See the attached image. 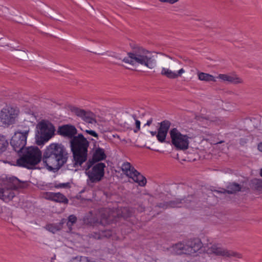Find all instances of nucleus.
I'll return each mask as SVG.
<instances>
[{"instance_id":"nucleus-1","label":"nucleus","mask_w":262,"mask_h":262,"mask_svg":"<svg viewBox=\"0 0 262 262\" xmlns=\"http://www.w3.org/2000/svg\"><path fill=\"white\" fill-rule=\"evenodd\" d=\"M68 159V152L64 145L53 143L47 146L43 155L42 160L50 170L58 169Z\"/></svg>"},{"instance_id":"nucleus-2","label":"nucleus","mask_w":262,"mask_h":262,"mask_svg":"<svg viewBox=\"0 0 262 262\" xmlns=\"http://www.w3.org/2000/svg\"><path fill=\"white\" fill-rule=\"evenodd\" d=\"M88 139L93 140L89 137L85 138L82 134H78L70 141L74 161L76 165L81 166L87 160L90 145Z\"/></svg>"},{"instance_id":"nucleus-3","label":"nucleus","mask_w":262,"mask_h":262,"mask_svg":"<svg viewBox=\"0 0 262 262\" xmlns=\"http://www.w3.org/2000/svg\"><path fill=\"white\" fill-rule=\"evenodd\" d=\"M42 154L36 146L25 148L20 154L16 161L17 165L20 167L32 169L38 164L41 160Z\"/></svg>"},{"instance_id":"nucleus-4","label":"nucleus","mask_w":262,"mask_h":262,"mask_svg":"<svg viewBox=\"0 0 262 262\" xmlns=\"http://www.w3.org/2000/svg\"><path fill=\"white\" fill-rule=\"evenodd\" d=\"M123 61L132 65L140 64L149 69L154 68L156 64L154 56L148 51L142 49L128 53V56L123 58Z\"/></svg>"},{"instance_id":"nucleus-5","label":"nucleus","mask_w":262,"mask_h":262,"mask_svg":"<svg viewBox=\"0 0 262 262\" xmlns=\"http://www.w3.org/2000/svg\"><path fill=\"white\" fill-rule=\"evenodd\" d=\"M203 244L199 239H194L187 243H179L168 249L175 254H185L194 255L202 247Z\"/></svg>"},{"instance_id":"nucleus-6","label":"nucleus","mask_w":262,"mask_h":262,"mask_svg":"<svg viewBox=\"0 0 262 262\" xmlns=\"http://www.w3.org/2000/svg\"><path fill=\"white\" fill-rule=\"evenodd\" d=\"M106 165L104 163H91L87 162L85 166V173L88 177L87 183H97L104 178Z\"/></svg>"},{"instance_id":"nucleus-7","label":"nucleus","mask_w":262,"mask_h":262,"mask_svg":"<svg viewBox=\"0 0 262 262\" xmlns=\"http://www.w3.org/2000/svg\"><path fill=\"white\" fill-rule=\"evenodd\" d=\"M19 180L15 177L10 178L0 185V199L6 202L11 200L15 195Z\"/></svg>"},{"instance_id":"nucleus-8","label":"nucleus","mask_w":262,"mask_h":262,"mask_svg":"<svg viewBox=\"0 0 262 262\" xmlns=\"http://www.w3.org/2000/svg\"><path fill=\"white\" fill-rule=\"evenodd\" d=\"M29 131V127H26L24 130H18L12 137L10 144L16 152H21L25 149Z\"/></svg>"},{"instance_id":"nucleus-9","label":"nucleus","mask_w":262,"mask_h":262,"mask_svg":"<svg viewBox=\"0 0 262 262\" xmlns=\"http://www.w3.org/2000/svg\"><path fill=\"white\" fill-rule=\"evenodd\" d=\"M172 144L179 150H186L188 148L190 138L184 135L176 128L171 129L169 132Z\"/></svg>"},{"instance_id":"nucleus-10","label":"nucleus","mask_w":262,"mask_h":262,"mask_svg":"<svg viewBox=\"0 0 262 262\" xmlns=\"http://www.w3.org/2000/svg\"><path fill=\"white\" fill-rule=\"evenodd\" d=\"M121 170L127 177L132 179L139 186L142 187L145 186L147 183L146 179L138 172L130 163L124 162L121 165Z\"/></svg>"},{"instance_id":"nucleus-11","label":"nucleus","mask_w":262,"mask_h":262,"mask_svg":"<svg viewBox=\"0 0 262 262\" xmlns=\"http://www.w3.org/2000/svg\"><path fill=\"white\" fill-rule=\"evenodd\" d=\"M38 135L37 136V142L38 145L48 142L54 135L55 127L51 124L41 121L39 123Z\"/></svg>"},{"instance_id":"nucleus-12","label":"nucleus","mask_w":262,"mask_h":262,"mask_svg":"<svg viewBox=\"0 0 262 262\" xmlns=\"http://www.w3.org/2000/svg\"><path fill=\"white\" fill-rule=\"evenodd\" d=\"M198 78L200 80L205 81H216V79L219 78L223 81L232 83H239L242 82V80L236 76L229 75L226 74H220L215 77L209 74L200 72L198 73Z\"/></svg>"},{"instance_id":"nucleus-13","label":"nucleus","mask_w":262,"mask_h":262,"mask_svg":"<svg viewBox=\"0 0 262 262\" xmlns=\"http://www.w3.org/2000/svg\"><path fill=\"white\" fill-rule=\"evenodd\" d=\"M19 110L15 107L6 106L0 112L1 122L7 125L14 124L18 117Z\"/></svg>"},{"instance_id":"nucleus-14","label":"nucleus","mask_w":262,"mask_h":262,"mask_svg":"<svg viewBox=\"0 0 262 262\" xmlns=\"http://www.w3.org/2000/svg\"><path fill=\"white\" fill-rule=\"evenodd\" d=\"M207 252L209 254H214L215 255L222 256L225 257H235L238 258H241L240 254L224 249L219 244L211 245L208 248Z\"/></svg>"},{"instance_id":"nucleus-15","label":"nucleus","mask_w":262,"mask_h":262,"mask_svg":"<svg viewBox=\"0 0 262 262\" xmlns=\"http://www.w3.org/2000/svg\"><path fill=\"white\" fill-rule=\"evenodd\" d=\"M108 212L107 209H101L99 211V218L90 219V221L89 219H87L86 220V219L84 218V222L85 223L90 225L99 224L100 225L105 226L107 224H109L112 220L111 215L108 214Z\"/></svg>"},{"instance_id":"nucleus-16","label":"nucleus","mask_w":262,"mask_h":262,"mask_svg":"<svg viewBox=\"0 0 262 262\" xmlns=\"http://www.w3.org/2000/svg\"><path fill=\"white\" fill-rule=\"evenodd\" d=\"M192 198V196H188L186 200L184 199H182L180 200H177L176 201H170L168 203H166L164 204L161 203L159 205V207L165 209L168 207H191V204H193V202L191 201V199Z\"/></svg>"},{"instance_id":"nucleus-17","label":"nucleus","mask_w":262,"mask_h":262,"mask_svg":"<svg viewBox=\"0 0 262 262\" xmlns=\"http://www.w3.org/2000/svg\"><path fill=\"white\" fill-rule=\"evenodd\" d=\"M77 129L76 127L70 124H66L60 126L58 127L57 133L59 135L71 139V140L77 134Z\"/></svg>"},{"instance_id":"nucleus-18","label":"nucleus","mask_w":262,"mask_h":262,"mask_svg":"<svg viewBox=\"0 0 262 262\" xmlns=\"http://www.w3.org/2000/svg\"><path fill=\"white\" fill-rule=\"evenodd\" d=\"M71 112L74 113L77 116L81 118V119L86 123H93L94 120L93 117V114L86 112L83 110L80 109L76 106H71L70 108Z\"/></svg>"},{"instance_id":"nucleus-19","label":"nucleus","mask_w":262,"mask_h":262,"mask_svg":"<svg viewBox=\"0 0 262 262\" xmlns=\"http://www.w3.org/2000/svg\"><path fill=\"white\" fill-rule=\"evenodd\" d=\"M45 198L52 201L63 204H67L68 200L60 192H47L45 194Z\"/></svg>"},{"instance_id":"nucleus-20","label":"nucleus","mask_w":262,"mask_h":262,"mask_svg":"<svg viewBox=\"0 0 262 262\" xmlns=\"http://www.w3.org/2000/svg\"><path fill=\"white\" fill-rule=\"evenodd\" d=\"M106 155L105 153L104 149L102 148L98 147L94 151L92 157L88 160V162L91 163H101V161L105 160Z\"/></svg>"},{"instance_id":"nucleus-21","label":"nucleus","mask_w":262,"mask_h":262,"mask_svg":"<svg viewBox=\"0 0 262 262\" xmlns=\"http://www.w3.org/2000/svg\"><path fill=\"white\" fill-rule=\"evenodd\" d=\"M185 72V70L182 68L178 71H172L171 70L162 68L161 74L162 75L165 76L170 79H174L179 76H180L182 74Z\"/></svg>"},{"instance_id":"nucleus-22","label":"nucleus","mask_w":262,"mask_h":262,"mask_svg":"<svg viewBox=\"0 0 262 262\" xmlns=\"http://www.w3.org/2000/svg\"><path fill=\"white\" fill-rule=\"evenodd\" d=\"M66 222V219H62L60 222L57 223L49 224L46 225V228L49 231L55 233L58 231L61 230L64 224Z\"/></svg>"},{"instance_id":"nucleus-23","label":"nucleus","mask_w":262,"mask_h":262,"mask_svg":"<svg viewBox=\"0 0 262 262\" xmlns=\"http://www.w3.org/2000/svg\"><path fill=\"white\" fill-rule=\"evenodd\" d=\"M240 189H241V187L239 184H236V183H232V184H230L228 186V190H224L223 192L219 191L217 190H215L214 192L217 193H223L224 194L225 193H227L228 194H231V193H234L236 192V191H239Z\"/></svg>"},{"instance_id":"nucleus-24","label":"nucleus","mask_w":262,"mask_h":262,"mask_svg":"<svg viewBox=\"0 0 262 262\" xmlns=\"http://www.w3.org/2000/svg\"><path fill=\"white\" fill-rule=\"evenodd\" d=\"M171 123L168 120H164L160 123V127L158 130L163 132L167 134L168 131L170 128Z\"/></svg>"},{"instance_id":"nucleus-25","label":"nucleus","mask_w":262,"mask_h":262,"mask_svg":"<svg viewBox=\"0 0 262 262\" xmlns=\"http://www.w3.org/2000/svg\"><path fill=\"white\" fill-rule=\"evenodd\" d=\"M8 146V142L6 138L0 135V154L5 151Z\"/></svg>"},{"instance_id":"nucleus-26","label":"nucleus","mask_w":262,"mask_h":262,"mask_svg":"<svg viewBox=\"0 0 262 262\" xmlns=\"http://www.w3.org/2000/svg\"><path fill=\"white\" fill-rule=\"evenodd\" d=\"M77 217L74 215H70L68 217V221L66 220L67 226L68 227L69 231L72 230L73 225L76 222Z\"/></svg>"},{"instance_id":"nucleus-27","label":"nucleus","mask_w":262,"mask_h":262,"mask_svg":"<svg viewBox=\"0 0 262 262\" xmlns=\"http://www.w3.org/2000/svg\"><path fill=\"white\" fill-rule=\"evenodd\" d=\"M121 215L124 218H127L133 214V209L128 207H124L121 211Z\"/></svg>"},{"instance_id":"nucleus-28","label":"nucleus","mask_w":262,"mask_h":262,"mask_svg":"<svg viewBox=\"0 0 262 262\" xmlns=\"http://www.w3.org/2000/svg\"><path fill=\"white\" fill-rule=\"evenodd\" d=\"M113 236V232L110 230H101L99 233L98 236H96L98 238H100L101 237L104 236L106 237H111Z\"/></svg>"},{"instance_id":"nucleus-29","label":"nucleus","mask_w":262,"mask_h":262,"mask_svg":"<svg viewBox=\"0 0 262 262\" xmlns=\"http://www.w3.org/2000/svg\"><path fill=\"white\" fill-rule=\"evenodd\" d=\"M167 134L166 133L161 131H159L158 130V133L156 135L157 140L159 141V142L161 143H163L165 141V139L166 137Z\"/></svg>"},{"instance_id":"nucleus-30","label":"nucleus","mask_w":262,"mask_h":262,"mask_svg":"<svg viewBox=\"0 0 262 262\" xmlns=\"http://www.w3.org/2000/svg\"><path fill=\"white\" fill-rule=\"evenodd\" d=\"M254 185L256 190L262 192V180H256L254 183Z\"/></svg>"},{"instance_id":"nucleus-31","label":"nucleus","mask_w":262,"mask_h":262,"mask_svg":"<svg viewBox=\"0 0 262 262\" xmlns=\"http://www.w3.org/2000/svg\"><path fill=\"white\" fill-rule=\"evenodd\" d=\"M83 133L90 136L94 137L97 139H98V134L94 130L91 129H85L83 130Z\"/></svg>"},{"instance_id":"nucleus-32","label":"nucleus","mask_w":262,"mask_h":262,"mask_svg":"<svg viewBox=\"0 0 262 262\" xmlns=\"http://www.w3.org/2000/svg\"><path fill=\"white\" fill-rule=\"evenodd\" d=\"M57 188H68L70 187V183H59L55 185Z\"/></svg>"},{"instance_id":"nucleus-33","label":"nucleus","mask_w":262,"mask_h":262,"mask_svg":"<svg viewBox=\"0 0 262 262\" xmlns=\"http://www.w3.org/2000/svg\"><path fill=\"white\" fill-rule=\"evenodd\" d=\"M140 121L138 120H136V122H135V124H136V129H135L134 130V132L135 133H137L138 130H140Z\"/></svg>"},{"instance_id":"nucleus-34","label":"nucleus","mask_w":262,"mask_h":262,"mask_svg":"<svg viewBox=\"0 0 262 262\" xmlns=\"http://www.w3.org/2000/svg\"><path fill=\"white\" fill-rule=\"evenodd\" d=\"M161 2H167L170 4H174L177 2L179 0H159Z\"/></svg>"},{"instance_id":"nucleus-35","label":"nucleus","mask_w":262,"mask_h":262,"mask_svg":"<svg viewBox=\"0 0 262 262\" xmlns=\"http://www.w3.org/2000/svg\"><path fill=\"white\" fill-rule=\"evenodd\" d=\"M68 262H79V256L73 257Z\"/></svg>"},{"instance_id":"nucleus-36","label":"nucleus","mask_w":262,"mask_h":262,"mask_svg":"<svg viewBox=\"0 0 262 262\" xmlns=\"http://www.w3.org/2000/svg\"><path fill=\"white\" fill-rule=\"evenodd\" d=\"M257 148L260 151L262 152V142H260L258 144Z\"/></svg>"},{"instance_id":"nucleus-37","label":"nucleus","mask_w":262,"mask_h":262,"mask_svg":"<svg viewBox=\"0 0 262 262\" xmlns=\"http://www.w3.org/2000/svg\"><path fill=\"white\" fill-rule=\"evenodd\" d=\"M152 122L151 120H148L147 121V123H146V125H150Z\"/></svg>"},{"instance_id":"nucleus-38","label":"nucleus","mask_w":262,"mask_h":262,"mask_svg":"<svg viewBox=\"0 0 262 262\" xmlns=\"http://www.w3.org/2000/svg\"><path fill=\"white\" fill-rule=\"evenodd\" d=\"M151 134L152 136H154L156 134V132H151Z\"/></svg>"},{"instance_id":"nucleus-39","label":"nucleus","mask_w":262,"mask_h":262,"mask_svg":"<svg viewBox=\"0 0 262 262\" xmlns=\"http://www.w3.org/2000/svg\"><path fill=\"white\" fill-rule=\"evenodd\" d=\"M260 176L262 177V168H261V170H260Z\"/></svg>"},{"instance_id":"nucleus-40","label":"nucleus","mask_w":262,"mask_h":262,"mask_svg":"<svg viewBox=\"0 0 262 262\" xmlns=\"http://www.w3.org/2000/svg\"><path fill=\"white\" fill-rule=\"evenodd\" d=\"M151 262H157V261L156 260H152V261Z\"/></svg>"},{"instance_id":"nucleus-41","label":"nucleus","mask_w":262,"mask_h":262,"mask_svg":"<svg viewBox=\"0 0 262 262\" xmlns=\"http://www.w3.org/2000/svg\"><path fill=\"white\" fill-rule=\"evenodd\" d=\"M157 151H159L160 152H162L163 151H160L159 150H157Z\"/></svg>"}]
</instances>
